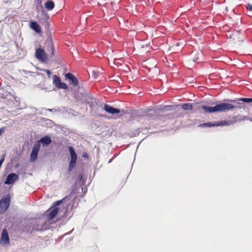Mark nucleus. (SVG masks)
Segmentation results:
<instances>
[{"label": "nucleus", "mask_w": 252, "mask_h": 252, "mask_svg": "<svg viewBox=\"0 0 252 252\" xmlns=\"http://www.w3.org/2000/svg\"><path fill=\"white\" fill-rule=\"evenodd\" d=\"M232 99H224L223 101H219L214 106H210L206 105H200L197 107L198 110L202 109L206 113H220L226 112L236 109V106L230 103H232L228 100H233Z\"/></svg>", "instance_id": "f257e3e1"}, {"label": "nucleus", "mask_w": 252, "mask_h": 252, "mask_svg": "<svg viewBox=\"0 0 252 252\" xmlns=\"http://www.w3.org/2000/svg\"><path fill=\"white\" fill-rule=\"evenodd\" d=\"M68 149L70 156V159L69 161L68 167L67 169V171L68 173H70L76 165L77 155L74 148L72 146H68Z\"/></svg>", "instance_id": "f03ea898"}, {"label": "nucleus", "mask_w": 252, "mask_h": 252, "mask_svg": "<svg viewBox=\"0 0 252 252\" xmlns=\"http://www.w3.org/2000/svg\"><path fill=\"white\" fill-rule=\"evenodd\" d=\"M34 55L35 57L42 63H45L48 59L45 50L40 46L35 49Z\"/></svg>", "instance_id": "7ed1b4c3"}, {"label": "nucleus", "mask_w": 252, "mask_h": 252, "mask_svg": "<svg viewBox=\"0 0 252 252\" xmlns=\"http://www.w3.org/2000/svg\"><path fill=\"white\" fill-rule=\"evenodd\" d=\"M86 97L84 103H88L89 104L91 111L97 109L98 103L96 101V98L93 97L90 93H88Z\"/></svg>", "instance_id": "20e7f679"}, {"label": "nucleus", "mask_w": 252, "mask_h": 252, "mask_svg": "<svg viewBox=\"0 0 252 252\" xmlns=\"http://www.w3.org/2000/svg\"><path fill=\"white\" fill-rule=\"evenodd\" d=\"M34 5L37 12H40L42 16H46L47 19H49V15L43 8L42 0H34Z\"/></svg>", "instance_id": "39448f33"}, {"label": "nucleus", "mask_w": 252, "mask_h": 252, "mask_svg": "<svg viewBox=\"0 0 252 252\" xmlns=\"http://www.w3.org/2000/svg\"><path fill=\"white\" fill-rule=\"evenodd\" d=\"M53 84L59 89L67 90L68 86L64 82L61 81V78L57 75H54L53 76Z\"/></svg>", "instance_id": "423d86ee"}, {"label": "nucleus", "mask_w": 252, "mask_h": 252, "mask_svg": "<svg viewBox=\"0 0 252 252\" xmlns=\"http://www.w3.org/2000/svg\"><path fill=\"white\" fill-rule=\"evenodd\" d=\"M58 211V207L51 206L45 212L44 214L47 217V220L52 221L56 216Z\"/></svg>", "instance_id": "0eeeda50"}, {"label": "nucleus", "mask_w": 252, "mask_h": 252, "mask_svg": "<svg viewBox=\"0 0 252 252\" xmlns=\"http://www.w3.org/2000/svg\"><path fill=\"white\" fill-rule=\"evenodd\" d=\"M200 105H201L200 104ZM200 105L196 102L194 103H181V104L175 105L176 107L177 108L178 106H180L182 108H183L184 110H192L193 108H194V110L200 111L201 109L198 110L197 109V107Z\"/></svg>", "instance_id": "6e6552de"}, {"label": "nucleus", "mask_w": 252, "mask_h": 252, "mask_svg": "<svg viewBox=\"0 0 252 252\" xmlns=\"http://www.w3.org/2000/svg\"><path fill=\"white\" fill-rule=\"evenodd\" d=\"M52 142L51 137L49 135H46L41 137L35 142L38 144L39 146H42L43 148L48 146Z\"/></svg>", "instance_id": "1a4fd4ad"}, {"label": "nucleus", "mask_w": 252, "mask_h": 252, "mask_svg": "<svg viewBox=\"0 0 252 252\" xmlns=\"http://www.w3.org/2000/svg\"><path fill=\"white\" fill-rule=\"evenodd\" d=\"M40 147L38 144L35 142L32 148V152L30 155V161L32 162L35 161L38 158V154L40 150Z\"/></svg>", "instance_id": "9d476101"}, {"label": "nucleus", "mask_w": 252, "mask_h": 252, "mask_svg": "<svg viewBox=\"0 0 252 252\" xmlns=\"http://www.w3.org/2000/svg\"><path fill=\"white\" fill-rule=\"evenodd\" d=\"M0 244L3 246L10 245V239L8 233L5 228L3 229L2 231L0 239Z\"/></svg>", "instance_id": "9b49d317"}, {"label": "nucleus", "mask_w": 252, "mask_h": 252, "mask_svg": "<svg viewBox=\"0 0 252 252\" xmlns=\"http://www.w3.org/2000/svg\"><path fill=\"white\" fill-rule=\"evenodd\" d=\"M85 92L84 90H83V89L81 90V92H74V98L75 99L82 103H84L85 102V99L86 98V96H87V94L88 93H86Z\"/></svg>", "instance_id": "f8f14e48"}, {"label": "nucleus", "mask_w": 252, "mask_h": 252, "mask_svg": "<svg viewBox=\"0 0 252 252\" xmlns=\"http://www.w3.org/2000/svg\"><path fill=\"white\" fill-rule=\"evenodd\" d=\"M103 109L106 112L112 115L119 114L122 112L120 109L114 107L107 104H104Z\"/></svg>", "instance_id": "ddd939ff"}, {"label": "nucleus", "mask_w": 252, "mask_h": 252, "mask_svg": "<svg viewBox=\"0 0 252 252\" xmlns=\"http://www.w3.org/2000/svg\"><path fill=\"white\" fill-rule=\"evenodd\" d=\"M65 79L68 80L70 84L74 87H76L78 85V80L77 77L72 73L68 72L65 74Z\"/></svg>", "instance_id": "4468645a"}, {"label": "nucleus", "mask_w": 252, "mask_h": 252, "mask_svg": "<svg viewBox=\"0 0 252 252\" xmlns=\"http://www.w3.org/2000/svg\"><path fill=\"white\" fill-rule=\"evenodd\" d=\"M19 179V176L15 173H9L6 179L4 184L10 185L14 184Z\"/></svg>", "instance_id": "2eb2a0df"}, {"label": "nucleus", "mask_w": 252, "mask_h": 252, "mask_svg": "<svg viewBox=\"0 0 252 252\" xmlns=\"http://www.w3.org/2000/svg\"><path fill=\"white\" fill-rule=\"evenodd\" d=\"M236 118L237 117H234L233 118V120H221L220 121H214L215 126H223L232 125L237 122V120H236Z\"/></svg>", "instance_id": "dca6fc26"}, {"label": "nucleus", "mask_w": 252, "mask_h": 252, "mask_svg": "<svg viewBox=\"0 0 252 252\" xmlns=\"http://www.w3.org/2000/svg\"><path fill=\"white\" fill-rule=\"evenodd\" d=\"M30 27L37 33L40 34L41 33V27L37 22L32 20L30 21Z\"/></svg>", "instance_id": "f3484780"}, {"label": "nucleus", "mask_w": 252, "mask_h": 252, "mask_svg": "<svg viewBox=\"0 0 252 252\" xmlns=\"http://www.w3.org/2000/svg\"><path fill=\"white\" fill-rule=\"evenodd\" d=\"M42 219H36L33 225V229L36 231H42Z\"/></svg>", "instance_id": "a211bd4d"}, {"label": "nucleus", "mask_w": 252, "mask_h": 252, "mask_svg": "<svg viewBox=\"0 0 252 252\" xmlns=\"http://www.w3.org/2000/svg\"><path fill=\"white\" fill-rule=\"evenodd\" d=\"M40 122L43 126L48 127H52L54 125V123L52 120L44 118H40Z\"/></svg>", "instance_id": "6ab92c4d"}, {"label": "nucleus", "mask_w": 252, "mask_h": 252, "mask_svg": "<svg viewBox=\"0 0 252 252\" xmlns=\"http://www.w3.org/2000/svg\"><path fill=\"white\" fill-rule=\"evenodd\" d=\"M1 201V203L4 206V208L5 210H7L10 205V198L9 196H4L0 200Z\"/></svg>", "instance_id": "aec40b11"}, {"label": "nucleus", "mask_w": 252, "mask_h": 252, "mask_svg": "<svg viewBox=\"0 0 252 252\" xmlns=\"http://www.w3.org/2000/svg\"><path fill=\"white\" fill-rule=\"evenodd\" d=\"M228 101H231L232 102L238 103V101H242V102L249 104L252 102V98H247V97H240V98H235L233 100H228Z\"/></svg>", "instance_id": "412c9836"}, {"label": "nucleus", "mask_w": 252, "mask_h": 252, "mask_svg": "<svg viewBox=\"0 0 252 252\" xmlns=\"http://www.w3.org/2000/svg\"><path fill=\"white\" fill-rule=\"evenodd\" d=\"M46 44H48V46L50 47V50H51V57H52L54 54L55 47L51 37L48 38L46 39Z\"/></svg>", "instance_id": "4be33fe9"}, {"label": "nucleus", "mask_w": 252, "mask_h": 252, "mask_svg": "<svg viewBox=\"0 0 252 252\" xmlns=\"http://www.w3.org/2000/svg\"><path fill=\"white\" fill-rule=\"evenodd\" d=\"M86 179L84 178L82 174H79L78 176V179L77 180V183L80 186L82 187L85 185L86 183ZM83 188L82 187V190L83 191Z\"/></svg>", "instance_id": "5701e85b"}, {"label": "nucleus", "mask_w": 252, "mask_h": 252, "mask_svg": "<svg viewBox=\"0 0 252 252\" xmlns=\"http://www.w3.org/2000/svg\"><path fill=\"white\" fill-rule=\"evenodd\" d=\"M152 111L153 110L151 109H148L147 111L141 110L140 111H137V112L135 113V115L138 118H141L144 116L145 117V116H149V111Z\"/></svg>", "instance_id": "b1692460"}, {"label": "nucleus", "mask_w": 252, "mask_h": 252, "mask_svg": "<svg viewBox=\"0 0 252 252\" xmlns=\"http://www.w3.org/2000/svg\"><path fill=\"white\" fill-rule=\"evenodd\" d=\"M45 8L48 10H52L55 7L54 2L52 0H48L44 4Z\"/></svg>", "instance_id": "393cba45"}, {"label": "nucleus", "mask_w": 252, "mask_h": 252, "mask_svg": "<svg viewBox=\"0 0 252 252\" xmlns=\"http://www.w3.org/2000/svg\"><path fill=\"white\" fill-rule=\"evenodd\" d=\"M51 220H49L47 219V220H44L42 219V231H45L50 228V225L52 223L51 222Z\"/></svg>", "instance_id": "a878e982"}, {"label": "nucleus", "mask_w": 252, "mask_h": 252, "mask_svg": "<svg viewBox=\"0 0 252 252\" xmlns=\"http://www.w3.org/2000/svg\"><path fill=\"white\" fill-rule=\"evenodd\" d=\"M198 126L201 128L214 127L215 126V122H209L201 124L198 125Z\"/></svg>", "instance_id": "bb28decb"}, {"label": "nucleus", "mask_w": 252, "mask_h": 252, "mask_svg": "<svg viewBox=\"0 0 252 252\" xmlns=\"http://www.w3.org/2000/svg\"><path fill=\"white\" fill-rule=\"evenodd\" d=\"M68 198V196H65L64 198H63L62 199L57 200L55 201L52 206H54L56 207H58V206L61 205L64 200H65Z\"/></svg>", "instance_id": "cd10ccee"}, {"label": "nucleus", "mask_w": 252, "mask_h": 252, "mask_svg": "<svg viewBox=\"0 0 252 252\" xmlns=\"http://www.w3.org/2000/svg\"><path fill=\"white\" fill-rule=\"evenodd\" d=\"M44 18V21H45V27L46 29H49L50 26V17L49 16V19H47L46 16H43Z\"/></svg>", "instance_id": "c85d7f7f"}, {"label": "nucleus", "mask_w": 252, "mask_h": 252, "mask_svg": "<svg viewBox=\"0 0 252 252\" xmlns=\"http://www.w3.org/2000/svg\"><path fill=\"white\" fill-rule=\"evenodd\" d=\"M72 205H71V206L70 205H68L67 208H66L64 212V214L63 215V218H66L68 215V209L70 208V210H71L72 209Z\"/></svg>", "instance_id": "c756f323"}, {"label": "nucleus", "mask_w": 252, "mask_h": 252, "mask_svg": "<svg viewBox=\"0 0 252 252\" xmlns=\"http://www.w3.org/2000/svg\"><path fill=\"white\" fill-rule=\"evenodd\" d=\"M92 77L94 79H96L98 76V73L94 71H92Z\"/></svg>", "instance_id": "7c9ffc66"}, {"label": "nucleus", "mask_w": 252, "mask_h": 252, "mask_svg": "<svg viewBox=\"0 0 252 252\" xmlns=\"http://www.w3.org/2000/svg\"><path fill=\"white\" fill-rule=\"evenodd\" d=\"M44 71L47 73L48 77L49 78H50L51 75L52 74V72L50 70L48 69H45Z\"/></svg>", "instance_id": "2f4dec72"}, {"label": "nucleus", "mask_w": 252, "mask_h": 252, "mask_svg": "<svg viewBox=\"0 0 252 252\" xmlns=\"http://www.w3.org/2000/svg\"><path fill=\"white\" fill-rule=\"evenodd\" d=\"M47 110L49 111V112H53V113H56V112H58L59 111V110H58L57 109H55V108L47 109Z\"/></svg>", "instance_id": "473e14b6"}, {"label": "nucleus", "mask_w": 252, "mask_h": 252, "mask_svg": "<svg viewBox=\"0 0 252 252\" xmlns=\"http://www.w3.org/2000/svg\"><path fill=\"white\" fill-rule=\"evenodd\" d=\"M246 8L247 10L251 11H252V4L249 3L246 5Z\"/></svg>", "instance_id": "72a5a7b5"}, {"label": "nucleus", "mask_w": 252, "mask_h": 252, "mask_svg": "<svg viewBox=\"0 0 252 252\" xmlns=\"http://www.w3.org/2000/svg\"><path fill=\"white\" fill-rule=\"evenodd\" d=\"M240 101H238V103H237L238 104V105H236V108H244V105L242 104V103H240Z\"/></svg>", "instance_id": "f704fd0d"}, {"label": "nucleus", "mask_w": 252, "mask_h": 252, "mask_svg": "<svg viewBox=\"0 0 252 252\" xmlns=\"http://www.w3.org/2000/svg\"><path fill=\"white\" fill-rule=\"evenodd\" d=\"M153 111L152 112H153L154 113H155V111L152 110ZM151 111H149V116H145V117H148L149 119H154V117L153 116V114L151 113Z\"/></svg>", "instance_id": "c9c22d12"}, {"label": "nucleus", "mask_w": 252, "mask_h": 252, "mask_svg": "<svg viewBox=\"0 0 252 252\" xmlns=\"http://www.w3.org/2000/svg\"><path fill=\"white\" fill-rule=\"evenodd\" d=\"M82 157L84 158H89V155L87 153L84 152L82 154Z\"/></svg>", "instance_id": "e433bc0d"}, {"label": "nucleus", "mask_w": 252, "mask_h": 252, "mask_svg": "<svg viewBox=\"0 0 252 252\" xmlns=\"http://www.w3.org/2000/svg\"><path fill=\"white\" fill-rule=\"evenodd\" d=\"M3 208H4V206L2 205L1 201L0 200V210H2Z\"/></svg>", "instance_id": "4c0bfd02"}, {"label": "nucleus", "mask_w": 252, "mask_h": 252, "mask_svg": "<svg viewBox=\"0 0 252 252\" xmlns=\"http://www.w3.org/2000/svg\"><path fill=\"white\" fill-rule=\"evenodd\" d=\"M115 157H116V156H114V157H113V158H112L110 159L109 160V161H108V163H110L112 161V160H113L114 158H115Z\"/></svg>", "instance_id": "58836bf2"}, {"label": "nucleus", "mask_w": 252, "mask_h": 252, "mask_svg": "<svg viewBox=\"0 0 252 252\" xmlns=\"http://www.w3.org/2000/svg\"><path fill=\"white\" fill-rule=\"evenodd\" d=\"M19 166V164L17 163L16 165H15V167H18Z\"/></svg>", "instance_id": "ea45409f"}, {"label": "nucleus", "mask_w": 252, "mask_h": 252, "mask_svg": "<svg viewBox=\"0 0 252 252\" xmlns=\"http://www.w3.org/2000/svg\"><path fill=\"white\" fill-rule=\"evenodd\" d=\"M2 60V58L1 56H0V62Z\"/></svg>", "instance_id": "a19ab883"}, {"label": "nucleus", "mask_w": 252, "mask_h": 252, "mask_svg": "<svg viewBox=\"0 0 252 252\" xmlns=\"http://www.w3.org/2000/svg\"><path fill=\"white\" fill-rule=\"evenodd\" d=\"M165 107H171V106L170 105H167V106H165Z\"/></svg>", "instance_id": "79ce46f5"}, {"label": "nucleus", "mask_w": 252, "mask_h": 252, "mask_svg": "<svg viewBox=\"0 0 252 252\" xmlns=\"http://www.w3.org/2000/svg\"><path fill=\"white\" fill-rule=\"evenodd\" d=\"M150 127H149V128H148V127H146V128H145V129H146V130H149V129H150Z\"/></svg>", "instance_id": "37998d69"}, {"label": "nucleus", "mask_w": 252, "mask_h": 252, "mask_svg": "<svg viewBox=\"0 0 252 252\" xmlns=\"http://www.w3.org/2000/svg\"><path fill=\"white\" fill-rule=\"evenodd\" d=\"M86 192H87V190L85 189L84 191V194H86Z\"/></svg>", "instance_id": "c03bdc74"}, {"label": "nucleus", "mask_w": 252, "mask_h": 252, "mask_svg": "<svg viewBox=\"0 0 252 252\" xmlns=\"http://www.w3.org/2000/svg\"><path fill=\"white\" fill-rule=\"evenodd\" d=\"M72 215H71V216L69 217V218H68V219H69L70 218H71V217H72Z\"/></svg>", "instance_id": "a18cd8bd"}, {"label": "nucleus", "mask_w": 252, "mask_h": 252, "mask_svg": "<svg viewBox=\"0 0 252 252\" xmlns=\"http://www.w3.org/2000/svg\"><path fill=\"white\" fill-rule=\"evenodd\" d=\"M250 120L252 122V118H251V119Z\"/></svg>", "instance_id": "49530a36"}]
</instances>
